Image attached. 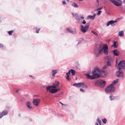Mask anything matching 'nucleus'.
Wrapping results in <instances>:
<instances>
[{"label":"nucleus","mask_w":125,"mask_h":125,"mask_svg":"<svg viewBox=\"0 0 125 125\" xmlns=\"http://www.w3.org/2000/svg\"><path fill=\"white\" fill-rule=\"evenodd\" d=\"M102 46L101 44H99L97 50L94 51V54L96 57H98L103 53L106 55L108 54V47L107 45L105 44L103 46L102 48Z\"/></svg>","instance_id":"nucleus-1"},{"label":"nucleus","mask_w":125,"mask_h":125,"mask_svg":"<svg viewBox=\"0 0 125 125\" xmlns=\"http://www.w3.org/2000/svg\"><path fill=\"white\" fill-rule=\"evenodd\" d=\"M106 81L103 80H98L96 81L95 83V85L99 86L101 88L103 87L106 84Z\"/></svg>","instance_id":"nucleus-2"},{"label":"nucleus","mask_w":125,"mask_h":125,"mask_svg":"<svg viewBox=\"0 0 125 125\" xmlns=\"http://www.w3.org/2000/svg\"><path fill=\"white\" fill-rule=\"evenodd\" d=\"M115 87L110 84L105 89V92L107 93H109L110 92H113L115 91Z\"/></svg>","instance_id":"nucleus-3"},{"label":"nucleus","mask_w":125,"mask_h":125,"mask_svg":"<svg viewBox=\"0 0 125 125\" xmlns=\"http://www.w3.org/2000/svg\"><path fill=\"white\" fill-rule=\"evenodd\" d=\"M118 67L120 69H125V61L122 60L120 61L118 64L117 67Z\"/></svg>","instance_id":"nucleus-4"},{"label":"nucleus","mask_w":125,"mask_h":125,"mask_svg":"<svg viewBox=\"0 0 125 125\" xmlns=\"http://www.w3.org/2000/svg\"><path fill=\"white\" fill-rule=\"evenodd\" d=\"M110 1L117 6H121L122 4L121 0H110Z\"/></svg>","instance_id":"nucleus-5"},{"label":"nucleus","mask_w":125,"mask_h":125,"mask_svg":"<svg viewBox=\"0 0 125 125\" xmlns=\"http://www.w3.org/2000/svg\"><path fill=\"white\" fill-rule=\"evenodd\" d=\"M49 87V86H48L46 87V89L47 91H49V92H51L52 94H54L57 92L56 88H52L51 87H49V89L48 88Z\"/></svg>","instance_id":"nucleus-6"},{"label":"nucleus","mask_w":125,"mask_h":125,"mask_svg":"<svg viewBox=\"0 0 125 125\" xmlns=\"http://www.w3.org/2000/svg\"><path fill=\"white\" fill-rule=\"evenodd\" d=\"M124 73L121 71V69H119L118 71L116 72L115 75L118 77H121L123 76Z\"/></svg>","instance_id":"nucleus-7"},{"label":"nucleus","mask_w":125,"mask_h":125,"mask_svg":"<svg viewBox=\"0 0 125 125\" xmlns=\"http://www.w3.org/2000/svg\"><path fill=\"white\" fill-rule=\"evenodd\" d=\"M60 84V83L59 81H56L55 83H53V85H49V87L48 88V89H49V87H51L52 88H56L59 86Z\"/></svg>","instance_id":"nucleus-8"},{"label":"nucleus","mask_w":125,"mask_h":125,"mask_svg":"<svg viewBox=\"0 0 125 125\" xmlns=\"http://www.w3.org/2000/svg\"><path fill=\"white\" fill-rule=\"evenodd\" d=\"M40 101V100L39 99H34L33 100L32 103L34 105L38 106L39 104Z\"/></svg>","instance_id":"nucleus-9"},{"label":"nucleus","mask_w":125,"mask_h":125,"mask_svg":"<svg viewBox=\"0 0 125 125\" xmlns=\"http://www.w3.org/2000/svg\"><path fill=\"white\" fill-rule=\"evenodd\" d=\"M8 114V111L6 110H4L2 111L1 113L0 114V118L4 115H6Z\"/></svg>","instance_id":"nucleus-10"},{"label":"nucleus","mask_w":125,"mask_h":125,"mask_svg":"<svg viewBox=\"0 0 125 125\" xmlns=\"http://www.w3.org/2000/svg\"><path fill=\"white\" fill-rule=\"evenodd\" d=\"M112 52L113 53L114 56H117L119 55V52L117 49H115L112 51Z\"/></svg>","instance_id":"nucleus-11"},{"label":"nucleus","mask_w":125,"mask_h":125,"mask_svg":"<svg viewBox=\"0 0 125 125\" xmlns=\"http://www.w3.org/2000/svg\"><path fill=\"white\" fill-rule=\"evenodd\" d=\"M80 27L82 28H84L86 30V31H88L89 27V23H86L84 26L81 25Z\"/></svg>","instance_id":"nucleus-12"},{"label":"nucleus","mask_w":125,"mask_h":125,"mask_svg":"<svg viewBox=\"0 0 125 125\" xmlns=\"http://www.w3.org/2000/svg\"><path fill=\"white\" fill-rule=\"evenodd\" d=\"M92 77L94 78V79L100 77V75L98 73H95L92 74Z\"/></svg>","instance_id":"nucleus-13"},{"label":"nucleus","mask_w":125,"mask_h":125,"mask_svg":"<svg viewBox=\"0 0 125 125\" xmlns=\"http://www.w3.org/2000/svg\"><path fill=\"white\" fill-rule=\"evenodd\" d=\"M113 44L112 45V47H114L115 48H117L118 46V43L117 41H114L113 42Z\"/></svg>","instance_id":"nucleus-14"},{"label":"nucleus","mask_w":125,"mask_h":125,"mask_svg":"<svg viewBox=\"0 0 125 125\" xmlns=\"http://www.w3.org/2000/svg\"><path fill=\"white\" fill-rule=\"evenodd\" d=\"M113 22L114 21L113 20L108 21L106 23V25L107 26H108L110 24H111L112 26H113L115 25V24H114Z\"/></svg>","instance_id":"nucleus-15"},{"label":"nucleus","mask_w":125,"mask_h":125,"mask_svg":"<svg viewBox=\"0 0 125 125\" xmlns=\"http://www.w3.org/2000/svg\"><path fill=\"white\" fill-rule=\"evenodd\" d=\"M82 83H75L73 84V86L76 87H80L82 86Z\"/></svg>","instance_id":"nucleus-16"},{"label":"nucleus","mask_w":125,"mask_h":125,"mask_svg":"<svg viewBox=\"0 0 125 125\" xmlns=\"http://www.w3.org/2000/svg\"><path fill=\"white\" fill-rule=\"evenodd\" d=\"M66 30L67 32L73 34H75L76 33V31L72 30L69 28H66Z\"/></svg>","instance_id":"nucleus-17"},{"label":"nucleus","mask_w":125,"mask_h":125,"mask_svg":"<svg viewBox=\"0 0 125 125\" xmlns=\"http://www.w3.org/2000/svg\"><path fill=\"white\" fill-rule=\"evenodd\" d=\"M118 81V79H116L113 81L111 85L112 86H113L114 85L116 84L117 83Z\"/></svg>","instance_id":"nucleus-18"},{"label":"nucleus","mask_w":125,"mask_h":125,"mask_svg":"<svg viewBox=\"0 0 125 125\" xmlns=\"http://www.w3.org/2000/svg\"><path fill=\"white\" fill-rule=\"evenodd\" d=\"M26 104L28 108L29 109H31V108L32 106H31L30 102V101H28L27 102Z\"/></svg>","instance_id":"nucleus-19"},{"label":"nucleus","mask_w":125,"mask_h":125,"mask_svg":"<svg viewBox=\"0 0 125 125\" xmlns=\"http://www.w3.org/2000/svg\"><path fill=\"white\" fill-rule=\"evenodd\" d=\"M85 75L86 76V78L87 79H94V78H93L92 75H90L89 74H85Z\"/></svg>","instance_id":"nucleus-20"},{"label":"nucleus","mask_w":125,"mask_h":125,"mask_svg":"<svg viewBox=\"0 0 125 125\" xmlns=\"http://www.w3.org/2000/svg\"><path fill=\"white\" fill-rule=\"evenodd\" d=\"M107 74L106 72L104 70L102 71L101 72V75L103 77H104Z\"/></svg>","instance_id":"nucleus-21"},{"label":"nucleus","mask_w":125,"mask_h":125,"mask_svg":"<svg viewBox=\"0 0 125 125\" xmlns=\"http://www.w3.org/2000/svg\"><path fill=\"white\" fill-rule=\"evenodd\" d=\"M110 99L111 101H112L116 97L114 96L112 94H111L109 96Z\"/></svg>","instance_id":"nucleus-22"},{"label":"nucleus","mask_w":125,"mask_h":125,"mask_svg":"<svg viewBox=\"0 0 125 125\" xmlns=\"http://www.w3.org/2000/svg\"><path fill=\"white\" fill-rule=\"evenodd\" d=\"M124 31H119L118 33V35L120 37L123 36H124Z\"/></svg>","instance_id":"nucleus-23"},{"label":"nucleus","mask_w":125,"mask_h":125,"mask_svg":"<svg viewBox=\"0 0 125 125\" xmlns=\"http://www.w3.org/2000/svg\"><path fill=\"white\" fill-rule=\"evenodd\" d=\"M52 75L53 76H55V75L57 73V71L56 70H52Z\"/></svg>","instance_id":"nucleus-24"},{"label":"nucleus","mask_w":125,"mask_h":125,"mask_svg":"<svg viewBox=\"0 0 125 125\" xmlns=\"http://www.w3.org/2000/svg\"><path fill=\"white\" fill-rule=\"evenodd\" d=\"M72 6L75 8H77L78 7V6L77 4L74 2H73L72 4Z\"/></svg>","instance_id":"nucleus-25"},{"label":"nucleus","mask_w":125,"mask_h":125,"mask_svg":"<svg viewBox=\"0 0 125 125\" xmlns=\"http://www.w3.org/2000/svg\"><path fill=\"white\" fill-rule=\"evenodd\" d=\"M75 19L77 21H80V18L78 15V14L77 13L75 14Z\"/></svg>","instance_id":"nucleus-26"},{"label":"nucleus","mask_w":125,"mask_h":125,"mask_svg":"<svg viewBox=\"0 0 125 125\" xmlns=\"http://www.w3.org/2000/svg\"><path fill=\"white\" fill-rule=\"evenodd\" d=\"M80 30L83 33H85L86 31H86V30L84 28H82L81 27L80 29Z\"/></svg>","instance_id":"nucleus-27"},{"label":"nucleus","mask_w":125,"mask_h":125,"mask_svg":"<svg viewBox=\"0 0 125 125\" xmlns=\"http://www.w3.org/2000/svg\"><path fill=\"white\" fill-rule=\"evenodd\" d=\"M105 58L106 59H107L108 60L111 61L112 60L111 57L109 55L106 56L105 57Z\"/></svg>","instance_id":"nucleus-28"},{"label":"nucleus","mask_w":125,"mask_h":125,"mask_svg":"<svg viewBox=\"0 0 125 125\" xmlns=\"http://www.w3.org/2000/svg\"><path fill=\"white\" fill-rule=\"evenodd\" d=\"M70 71H71V72L73 76L75 74V71L73 69H70Z\"/></svg>","instance_id":"nucleus-29"},{"label":"nucleus","mask_w":125,"mask_h":125,"mask_svg":"<svg viewBox=\"0 0 125 125\" xmlns=\"http://www.w3.org/2000/svg\"><path fill=\"white\" fill-rule=\"evenodd\" d=\"M90 18L91 20H94V18H93V16L89 15L87 16V19H88Z\"/></svg>","instance_id":"nucleus-30"},{"label":"nucleus","mask_w":125,"mask_h":125,"mask_svg":"<svg viewBox=\"0 0 125 125\" xmlns=\"http://www.w3.org/2000/svg\"><path fill=\"white\" fill-rule=\"evenodd\" d=\"M96 121L100 125H101V120L99 119L98 117L97 118Z\"/></svg>","instance_id":"nucleus-31"},{"label":"nucleus","mask_w":125,"mask_h":125,"mask_svg":"<svg viewBox=\"0 0 125 125\" xmlns=\"http://www.w3.org/2000/svg\"><path fill=\"white\" fill-rule=\"evenodd\" d=\"M82 84V87L83 88H86L87 87V86L86 85L84 84V83H81Z\"/></svg>","instance_id":"nucleus-32"},{"label":"nucleus","mask_w":125,"mask_h":125,"mask_svg":"<svg viewBox=\"0 0 125 125\" xmlns=\"http://www.w3.org/2000/svg\"><path fill=\"white\" fill-rule=\"evenodd\" d=\"M102 120L104 124H105L106 123V122L107 121L106 119L105 118L102 119Z\"/></svg>","instance_id":"nucleus-33"},{"label":"nucleus","mask_w":125,"mask_h":125,"mask_svg":"<svg viewBox=\"0 0 125 125\" xmlns=\"http://www.w3.org/2000/svg\"><path fill=\"white\" fill-rule=\"evenodd\" d=\"M13 32V31L12 30H11L8 31L7 33H8L9 35L10 36L12 35V34Z\"/></svg>","instance_id":"nucleus-34"},{"label":"nucleus","mask_w":125,"mask_h":125,"mask_svg":"<svg viewBox=\"0 0 125 125\" xmlns=\"http://www.w3.org/2000/svg\"><path fill=\"white\" fill-rule=\"evenodd\" d=\"M110 61L108 60L107 62V64L108 66H111V63L110 62Z\"/></svg>","instance_id":"nucleus-35"},{"label":"nucleus","mask_w":125,"mask_h":125,"mask_svg":"<svg viewBox=\"0 0 125 125\" xmlns=\"http://www.w3.org/2000/svg\"><path fill=\"white\" fill-rule=\"evenodd\" d=\"M66 79L68 81H70L71 80V79L70 78L69 75H66Z\"/></svg>","instance_id":"nucleus-36"},{"label":"nucleus","mask_w":125,"mask_h":125,"mask_svg":"<svg viewBox=\"0 0 125 125\" xmlns=\"http://www.w3.org/2000/svg\"><path fill=\"white\" fill-rule=\"evenodd\" d=\"M91 32L92 33H93L96 36H98V34L96 32L93 31H91Z\"/></svg>","instance_id":"nucleus-37"},{"label":"nucleus","mask_w":125,"mask_h":125,"mask_svg":"<svg viewBox=\"0 0 125 125\" xmlns=\"http://www.w3.org/2000/svg\"><path fill=\"white\" fill-rule=\"evenodd\" d=\"M40 28H36V31H35L36 33H39V31H40Z\"/></svg>","instance_id":"nucleus-38"},{"label":"nucleus","mask_w":125,"mask_h":125,"mask_svg":"<svg viewBox=\"0 0 125 125\" xmlns=\"http://www.w3.org/2000/svg\"><path fill=\"white\" fill-rule=\"evenodd\" d=\"M85 40L83 39H81V40H80V42H78L77 43V44H79L81 42H83Z\"/></svg>","instance_id":"nucleus-39"},{"label":"nucleus","mask_w":125,"mask_h":125,"mask_svg":"<svg viewBox=\"0 0 125 125\" xmlns=\"http://www.w3.org/2000/svg\"><path fill=\"white\" fill-rule=\"evenodd\" d=\"M120 8L122 11H123L124 12H125V9H123V6L121 7Z\"/></svg>","instance_id":"nucleus-40"},{"label":"nucleus","mask_w":125,"mask_h":125,"mask_svg":"<svg viewBox=\"0 0 125 125\" xmlns=\"http://www.w3.org/2000/svg\"><path fill=\"white\" fill-rule=\"evenodd\" d=\"M94 70H95V71H96V72L97 71H99V69L97 67H95L94 68Z\"/></svg>","instance_id":"nucleus-41"},{"label":"nucleus","mask_w":125,"mask_h":125,"mask_svg":"<svg viewBox=\"0 0 125 125\" xmlns=\"http://www.w3.org/2000/svg\"><path fill=\"white\" fill-rule=\"evenodd\" d=\"M96 71L95 70H93V71H92V74H94V73H96Z\"/></svg>","instance_id":"nucleus-42"},{"label":"nucleus","mask_w":125,"mask_h":125,"mask_svg":"<svg viewBox=\"0 0 125 125\" xmlns=\"http://www.w3.org/2000/svg\"><path fill=\"white\" fill-rule=\"evenodd\" d=\"M102 12V11H99L98 12V13H97V15H99L100 14L101 12Z\"/></svg>","instance_id":"nucleus-43"},{"label":"nucleus","mask_w":125,"mask_h":125,"mask_svg":"<svg viewBox=\"0 0 125 125\" xmlns=\"http://www.w3.org/2000/svg\"><path fill=\"white\" fill-rule=\"evenodd\" d=\"M71 72V71H70V70L68 71V73H66V75H69V74H70V73Z\"/></svg>","instance_id":"nucleus-44"},{"label":"nucleus","mask_w":125,"mask_h":125,"mask_svg":"<svg viewBox=\"0 0 125 125\" xmlns=\"http://www.w3.org/2000/svg\"><path fill=\"white\" fill-rule=\"evenodd\" d=\"M80 91L83 93L84 92H85L84 90L82 88H81L80 89Z\"/></svg>","instance_id":"nucleus-45"},{"label":"nucleus","mask_w":125,"mask_h":125,"mask_svg":"<svg viewBox=\"0 0 125 125\" xmlns=\"http://www.w3.org/2000/svg\"><path fill=\"white\" fill-rule=\"evenodd\" d=\"M62 4L63 5H65L66 4V1L65 0H63V1H62Z\"/></svg>","instance_id":"nucleus-46"},{"label":"nucleus","mask_w":125,"mask_h":125,"mask_svg":"<svg viewBox=\"0 0 125 125\" xmlns=\"http://www.w3.org/2000/svg\"><path fill=\"white\" fill-rule=\"evenodd\" d=\"M86 23V22L84 20H83V21L82 22V23L83 24H85Z\"/></svg>","instance_id":"nucleus-47"},{"label":"nucleus","mask_w":125,"mask_h":125,"mask_svg":"<svg viewBox=\"0 0 125 125\" xmlns=\"http://www.w3.org/2000/svg\"><path fill=\"white\" fill-rule=\"evenodd\" d=\"M3 46V45L1 43H0V48H2Z\"/></svg>","instance_id":"nucleus-48"},{"label":"nucleus","mask_w":125,"mask_h":125,"mask_svg":"<svg viewBox=\"0 0 125 125\" xmlns=\"http://www.w3.org/2000/svg\"><path fill=\"white\" fill-rule=\"evenodd\" d=\"M102 9V7H101L100 8H98L96 9L97 10H101Z\"/></svg>","instance_id":"nucleus-49"},{"label":"nucleus","mask_w":125,"mask_h":125,"mask_svg":"<svg viewBox=\"0 0 125 125\" xmlns=\"http://www.w3.org/2000/svg\"><path fill=\"white\" fill-rule=\"evenodd\" d=\"M56 89V91H57V92L58 91H59L61 90V89L60 88Z\"/></svg>","instance_id":"nucleus-50"},{"label":"nucleus","mask_w":125,"mask_h":125,"mask_svg":"<svg viewBox=\"0 0 125 125\" xmlns=\"http://www.w3.org/2000/svg\"><path fill=\"white\" fill-rule=\"evenodd\" d=\"M96 14L95 13H94V15H93V18H94V19L95 16H96Z\"/></svg>","instance_id":"nucleus-51"},{"label":"nucleus","mask_w":125,"mask_h":125,"mask_svg":"<svg viewBox=\"0 0 125 125\" xmlns=\"http://www.w3.org/2000/svg\"><path fill=\"white\" fill-rule=\"evenodd\" d=\"M60 103L62 105H65V104H63L61 102H60Z\"/></svg>","instance_id":"nucleus-52"},{"label":"nucleus","mask_w":125,"mask_h":125,"mask_svg":"<svg viewBox=\"0 0 125 125\" xmlns=\"http://www.w3.org/2000/svg\"><path fill=\"white\" fill-rule=\"evenodd\" d=\"M80 18L81 19H83L84 18V17H83V16H81L80 17Z\"/></svg>","instance_id":"nucleus-53"},{"label":"nucleus","mask_w":125,"mask_h":125,"mask_svg":"<svg viewBox=\"0 0 125 125\" xmlns=\"http://www.w3.org/2000/svg\"><path fill=\"white\" fill-rule=\"evenodd\" d=\"M19 91V89H18L16 91V93H17Z\"/></svg>","instance_id":"nucleus-54"},{"label":"nucleus","mask_w":125,"mask_h":125,"mask_svg":"<svg viewBox=\"0 0 125 125\" xmlns=\"http://www.w3.org/2000/svg\"><path fill=\"white\" fill-rule=\"evenodd\" d=\"M71 14H72V15H73V17H75V16L74 15V14H73V13H71Z\"/></svg>","instance_id":"nucleus-55"},{"label":"nucleus","mask_w":125,"mask_h":125,"mask_svg":"<svg viewBox=\"0 0 125 125\" xmlns=\"http://www.w3.org/2000/svg\"><path fill=\"white\" fill-rule=\"evenodd\" d=\"M95 125H99L97 123H95Z\"/></svg>","instance_id":"nucleus-56"},{"label":"nucleus","mask_w":125,"mask_h":125,"mask_svg":"<svg viewBox=\"0 0 125 125\" xmlns=\"http://www.w3.org/2000/svg\"><path fill=\"white\" fill-rule=\"evenodd\" d=\"M34 96L35 97H38V95H34Z\"/></svg>","instance_id":"nucleus-57"},{"label":"nucleus","mask_w":125,"mask_h":125,"mask_svg":"<svg viewBox=\"0 0 125 125\" xmlns=\"http://www.w3.org/2000/svg\"><path fill=\"white\" fill-rule=\"evenodd\" d=\"M114 21V22H114V23L115 22H117V21Z\"/></svg>","instance_id":"nucleus-58"},{"label":"nucleus","mask_w":125,"mask_h":125,"mask_svg":"<svg viewBox=\"0 0 125 125\" xmlns=\"http://www.w3.org/2000/svg\"><path fill=\"white\" fill-rule=\"evenodd\" d=\"M30 77H33L32 76V75H29V76Z\"/></svg>","instance_id":"nucleus-59"},{"label":"nucleus","mask_w":125,"mask_h":125,"mask_svg":"<svg viewBox=\"0 0 125 125\" xmlns=\"http://www.w3.org/2000/svg\"><path fill=\"white\" fill-rule=\"evenodd\" d=\"M96 1H97V3H98L99 1H98V0H96Z\"/></svg>","instance_id":"nucleus-60"},{"label":"nucleus","mask_w":125,"mask_h":125,"mask_svg":"<svg viewBox=\"0 0 125 125\" xmlns=\"http://www.w3.org/2000/svg\"><path fill=\"white\" fill-rule=\"evenodd\" d=\"M66 1L68 2H69V0H66Z\"/></svg>","instance_id":"nucleus-61"},{"label":"nucleus","mask_w":125,"mask_h":125,"mask_svg":"<svg viewBox=\"0 0 125 125\" xmlns=\"http://www.w3.org/2000/svg\"><path fill=\"white\" fill-rule=\"evenodd\" d=\"M79 1H82L83 0H78Z\"/></svg>","instance_id":"nucleus-62"},{"label":"nucleus","mask_w":125,"mask_h":125,"mask_svg":"<svg viewBox=\"0 0 125 125\" xmlns=\"http://www.w3.org/2000/svg\"><path fill=\"white\" fill-rule=\"evenodd\" d=\"M30 120L31 121H32V120L31 119H30Z\"/></svg>","instance_id":"nucleus-63"},{"label":"nucleus","mask_w":125,"mask_h":125,"mask_svg":"<svg viewBox=\"0 0 125 125\" xmlns=\"http://www.w3.org/2000/svg\"><path fill=\"white\" fill-rule=\"evenodd\" d=\"M103 68L104 69H105L106 68V67H104Z\"/></svg>","instance_id":"nucleus-64"}]
</instances>
